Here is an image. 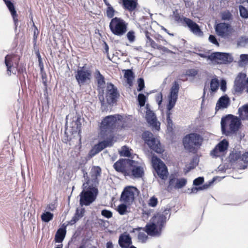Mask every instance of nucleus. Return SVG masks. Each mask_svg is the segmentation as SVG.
I'll return each mask as SVG.
<instances>
[{
  "mask_svg": "<svg viewBox=\"0 0 248 248\" xmlns=\"http://www.w3.org/2000/svg\"><path fill=\"white\" fill-rule=\"evenodd\" d=\"M195 166H189L188 167H186V171H185V173H187L189 172L191 170H192L194 169Z\"/></svg>",
  "mask_w": 248,
  "mask_h": 248,
  "instance_id": "nucleus-64",
  "label": "nucleus"
},
{
  "mask_svg": "<svg viewBox=\"0 0 248 248\" xmlns=\"http://www.w3.org/2000/svg\"><path fill=\"white\" fill-rule=\"evenodd\" d=\"M146 119L147 122L154 127L155 129L159 130L160 123L157 121L155 113L150 108H147Z\"/></svg>",
  "mask_w": 248,
  "mask_h": 248,
  "instance_id": "nucleus-20",
  "label": "nucleus"
},
{
  "mask_svg": "<svg viewBox=\"0 0 248 248\" xmlns=\"http://www.w3.org/2000/svg\"><path fill=\"white\" fill-rule=\"evenodd\" d=\"M241 160L245 163V165L242 166H240L238 168L240 169H245L247 168V166L246 164L248 162V151L242 155Z\"/></svg>",
  "mask_w": 248,
  "mask_h": 248,
  "instance_id": "nucleus-44",
  "label": "nucleus"
},
{
  "mask_svg": "<svg viewBox=\"0 0 248 248\" xmlns=\"http://www.w3.org/2000/svg\"><path fill=\"white\" fill-rule=\"evenodd\" d=\"M203 137L199 133L192 132L185 136L182 143L186 150L189 153H196L202 146Z\"/></svg>",
  "mask_w": 248,
  "mask_h": 248,
  "instance_id": "nucleus-2",
  "label": "nucleus"
},
{
  "mask_svg": "<svg viewBox=\"0 0 248 248\" xmlns=\"http://www.w3.org/2000/svg\"><path fill=\"white\" fill-rule=\"evenodd\" d=\"M120 154L121 155L125 157H130L131 156V153L126 146H123L122 148Z\"/></svg>",
  "mask_w": 248,
  "mask_h": 248,
  "instance_id": "nucleus-46",
  "label": "nucleus"
},
{
  "mask_svg": "<svg viewBox=\"0 0 248 248\" xmlns=\"http://www.w3.org/2000/svg\"><path fill=\"white\" fill-rule=\"evenodd\" d=\"M220 89L221 90L225 92L226 90V82L225 80H222L220 83Z\"/></svg>",
  "mask_w": 248,
  "mask_h": 248,
  "instance_id": "nucleus-56",
  "label": "nucleus"
},
{
  "mask_svg": "<svg viewBox=\"0 0 248 248\" xmlns=\"http://www.w3.org/2000/svg\"><path fill=\"white\" fill-rule=\"evenodd\" d=\"M144 175V167L138 161L132 159L127 176L132 179H138L142 177Z\"/></svg>",
  "mask_w": 248,
  "mask_h": 248,
  "instance_id": "nucleus-15",
  "label": "nucleus"
},
{
  "mask_svg": "<svg viewBox=\"0 0 248 248\" xmlns=\"http://www.w3.org/2000/svg\"><path fill=\"white\" fill-rule=\"evenodd\" d=\"M229 27L228 24L225 23H220L216 26V31L218 35L224 36L226 35Z\"/></svg>",
  "mask_w": 248,
  "mask_h": 248,
  "instance_id": "nucleus-28",
  "label": "nucleus"
},
{
  "mask_svg": "<svg viewBox=\"0 0 248 248\" xmlns=\"http://www.w3.org/2000/svg\"><path fill=\"white\" fill-rule=\"evenodd\" d=\"M150 33L148 31H146L145 32V36L146 38V43L148 44L150 46L154 49H157L159 50H162L164 52H166L168 51V48L165 46H163L161 45H158L150 37L149 35Z\"/></svg>",
  "mask_w": 248,
  "mask_h": 248,
  "instance_id": "nucleus-25",
  "label": "nucleus"
},
{
  "mask_svg": "<svg viewBox=\"0 0 248 248\" xmlns=\"http://www.w3.org/2000/svg\"><path fill=\"white\" fill-rule=\"evenodd\" d=\"M132 159L121 158L113 164V168L119 173L123 174L125 177L127 176L129 168Z\"/></svg>",
  "mask_w": 248,
  "mask_h": 248,
  "instance_id": "nucleus-17",
  "label": "nucleus"
},
{
  "mask_svg": "<svg viewBox=\"0 0 248 248\" xmlns=\"http://www.w3.org/2000/svg\"><path fill=\"white\" fill-rule=\"evenodd\" d=\"M242 155L239 151L232 152L229 155V159L231 162H239L242 161Z\"/></svg>",
  "mask_w": 248,
  "mask_h": 248,
  "instance_id": "nucleus-33",
  "label": "nucleus"
},
{
  "mask_svg": "<svg viewBox=\"0 0 248 248\" xmlns=\"http://www.w3.org/2000/svg\"><path fill=\"white\" fill-rule=\"evenodd\" d=\"M114 136L110 135L108 138L107 140H103L99 142L98 144H95L91 150L90 154L91 156H94L98 154L104 148L108 147L111 146L113 144V140Z\"/></svg>",
  "mask_w": 248,
  "mask_h": 248,
  "instance_id": "nucleus-18",
  "label": "nucleus"
},
{
  "mask_svg": "<svg viewBox=\"0 0 248 248\" xmlns=\"http://www.w3.org/2000/svg\"><path fill=\"white\" fill-rule=\"evenodd\" d=\"M219 87V81L217 78L212 79L210 82V89L212 92H216Z\"/></svg>",
  "mask_w": 248,
  "mask_h": 248,
  "instance_id": "nucleus-40",
  "label": "nucleus"
},
{
  "mask_svg": "<svg viewBox=\"0 0 248 248\" xmlns=\"http://www.w3.org/2000/svg\"><path fill=\"white\" fill-rule=\"evenodd\" d=\"M146 97L143 93H140L138 96L139 105L141 107L145 105Z\"/></svg>",
  "mask_w": 248,
  "mask_h": 248,
  "instance_id": "nucleus-45",
  "label": "nucleus"
},
{
  "mask_svg": "<svg viewBox=\"0 0 248 248\" xmlns=\"http://www.w3.org/2000/svg\"><path fill=\"white\" fill-rule=\"evenodd\" d=\"M107 6L106 9V15L108 18H114L113 16L115 15L116 12L113 7L110 4L106 5Z\"/></svg>",
  "mask_w": 248,
  "mask_h": 248,
  "instance_id": "nucleus-38",
  "label": "nucleus"
},
{
  "mask_svg": "<svg viewBox=\"0 0 248 248\" xmlns=\"http://www.w3.org/2000/svg\"><path fill=\"white\" fill-rule=\"evenodd\" d=\"M232 17V15L229 12H224L222 14V18L223 20H230Z\"/></svg>",
  "mask_w": 248,
  "mask_h": 248,
  "instance_id": "nucleus-54",
  "label": "nucleus"
},
{
  "mask_svg": "<svg viewBox=\"0 0 248 248\" xmlns=\"http://www.w3.org/2000/svg\"><path fill=\"white\" fill-rule=\"evenodd\" d=\"M94 78L96 80L98 87L103 88L105 85V79L98 69L95 70Z\"/></svg>",
  "mask_w": 248,
  "mask_h": 248,
  "instance_id": "nucleus-30",
  "label": "nucleus"
},
{
  "mask_svg": "<svg viewBox=\"0 0 248 248\" xmlns=\"http://www.w3.org/2000/svg\"><path fill=\"white\" fill-rule=\"evenodd\" d=\"M198 74V71L197 70L192 69H189L186 72V75L189 77H195Z\"/></svg>",
  "mask_w": 248,
  "mask_h": 248,
  "instance_id": "nucleus-51",
  "label": "nucleus"
},
{
  "mask_svg": "<svg viewBox=\"0 0 248 248\" xmlns=\"http://www.w3.org/2000/svg\"><path fill=\"white\" fill-rule=\"evenodd\" d=\"M119 95L117 88L111 83H108L105 92V97L103 93H102L98 94V98L101 106L107 107V105H113L116 104Z\"/></svg>",
  "mask_w": 248,
  "mask_h": 248,
  "instance_id": "nucleus-5",
  "label": "nucleus"
},
{
  "mask_svg": "<svg viewBox=\"0 0 248 248\" xmlns=\"http://www.w3.org/2000/svg\"><path fill=\"white\" fill-rule=\"evenodd\" d=\"M178 173L171 174L169 178L168 185L167 190L171 192L174 189H181L186 186L187 180L185 178H178Z\"/></svg>",
  "mask_w": 248,
  "mask_h": 248,
  "instance_id": "nucleus-12",
  "label": "nucleus"
},
{
  "mask_svg": "<svg viewBox=\"0 0 248 248\" xmlns=\"http://www.w3.org/2000/svg\"><path fill=\"white\" fill-rule=\"evenodd\" d=\"M101 215L107 218H111L112 217V212L107 209L102 210Z\"/></svg>",
  "mask_w": 248,
  "mask_h": 248,
  "instance_id": "nucleus-50",
  "label": "nucleus"
},
{
  "mask_svg": "<svg viewBox=\"0 0 248 248\" xmlns=\"http://www.w3.org/2000/svg\"><path fill=\"white\" fill-rule=\"evenodd\" d=\"M148 235L151 236H159L162 232L160 230L156 225L155 223L153 222L151 223H148L146 225L144 228L143 229Z\"/></svg>",
  "mask_w": 248,
  "mask_h": 248,
  "instance_id": "nucleus-22",
  "label": "nucleus"
},
{
  "mask_svg": "<svg viewBox=\"0 0 248 248\" xmlns=\"http://www.w3.org/2000/svg\"><path fill=\"white\" fill-rule=\"evenodd\" d=\"M20 57L15 54H10L5 57L4 63L7 68V74L11 76L12 73L16 75V71L18 75L26 73L25 64H19Z\"/></svg>",
  "mask_w": 248,
  "mask_h": 248,
  "instance_id": "nucleus-1",
  "label": "nucleus"
},
{
  "mask_svg": "<svg viewBox=\"0 0 248 248\" xmlns=\"http://www.w3.org/2000/svg\"><path fill=\"white\" fill-rule=\"evenodd\" d=\"M142 136L145 143L148 145L151 150L158 154L163 152L164 149L160 141L155 138L151 132L145 131L142 133Z\"/></svg>",
  "mask_w": 248,
  "mask_h": 248,
  "instance_id": "nucleus-9",
  "label": "nucleus"
},
{
  "mask_svg": "<svg viewBox=\"0 0 248 248\" xmlns=\"http://www.w3.org/2000/svg\"><path fill=\"white\" fill-rule=\"evenodd\" d=\"M171 108H169V109L170 110ZM171 112L169 110L167 113V127L168 129L170 130L173 129V123L172 121L170 118Z\"/></svg>",
  "mask_w": 248,
  "mask_h": 248,
  "instance_id": "nucleus-42",
  "label": "nucleus"
},
{
  "mask_svg": "<svg viewBox=\"0 0 248 248\" xmlns=\"http://www.w3.org/2000/svg\"><path fill=\"white\" fill-rule=\"evenodd\" d=\"M83 178L85 182V185H89L97 187L99 184V177L101 176L102 173L101 168L99 166H93L92 167L90 172V176L85 169H82Z\"/></svg>",
  "mask_w": 248,
  "mask_h": 248,
  "instance_id": "nucleus-7",
  "label": "nucleus"
},
{
  "mask_svg": "<svg viewBox=\"0 0 248 248\" xmlns=\"http://www.w3.org/2000/svg\"><path fill=\"white\" fill-rule=\"evenodd\" d=\"M156 101L158 103V104L159 105H160L162 102V94L161 93H160L157 96H156Z\"/></svg>",
  "mask_w": 248,
  "mask_h": 248,
  "instance_id": "nucleus-57",
  "label": "nucleus"
},
{
  "mask_svg": "<svg viewBox=\"0 0 248 248\" xmlns=\"http://www.w3.org/2000/svg\"><path fill=\"white\" fill-rule=\"evenodd\" d=\"M75 77L78 84L81 86L90 82L92 79V71L83 66L78 69Z\"/></svg>",
  "mask_w": 248,
  "mask_h": 248,
  "instance_id": "nucleus-14",
  "label": "nucleus"
},
{
  "mask_svg": "<svg viewBox=\"0 0 248 248\" xmlns=\"http://www.w3.org/2000/svg\"><path fill=\"white\" fill-rule=\"evenodd\" d=\"M139 190L133 186H126L121 194L120 201L130 205L134 201L136 195H138Z\"/></svg>",
  "mask_w": 248,
  "mask_h": 248,
  "instance_id": "nucleus-13",
  "label": "nucleus"
},
{
  "mask_svg": "<svg viewBox=\"0 0 248 248\" xmlns=\"http://www.w3.org/2000/svg\"><path fill=\"white\" fill-rule=\"evenodd\" d=\"M174 20L177 22L181 23L184 26H187L190 31L196 35L202 36L203 32L199 26L190 18L181 16L179 14H174Z\"/></svg>",
  "mask_w": 248,
  "mask_h": 248,
  "instance_id": "nucleus-10",
  "label": "nucleus"
},
{
  "mask_svg": "<svg viewBox=\"0 0 248 248\" xmlns=\"http://www.w3.org/2000/svg\"><path fill=\"white\" fill-rule=\"evenodd\" d=\"M138 238L142 243H145L147 240L148 237L144 232H140Z\"/></svg>",
  "mask_w": 248,
  "mask_h": 248,
  "instance_id": "nucleus-47",
  "label": "nucleus"
},
{
  "mask_svg": "<svg viewBox=\"0 0 248 248\" xmlns=\"http://www.w3.org/2000/svg\"><path fill=\"white\" fill-rule=\"evenodd\" d=\"M123 120H119L117 124H119L116 128L117 129L122 130L129 127V125L127 123V120L123 116Z\"/></svg>",
  "mask_w": 248,
  "mask_h": 248,
  "instance_id": "nucleus-39",
  "label": "nucleus"
},
{
  "mask_svg": "<svg viewBox=\"0 0 248 248\" xmlns=\"http://www.w3.org/2000/svg\"><path fill=\"white\" fill-rule=\"evenodd\" d=\"M118 244L121 248H129L132 244V238L126 232L121 234L119 237Z\"/></svg>",
  "mask_w": 248,
  "mask_h": 248,
  "instance_id": "nucleus-21",
  "label": "nucleus"
},
{
  "mask_svg": "<svg viewBox=\"0 0 248 248\" xmlns=\"http://www.w3.org/2000/svg\"><path fill=\"white\" fill-rule=\"evenodd\" d=\"M109 28L113 34L121 36L127 31V24L123 18L115 17L111 19Z\"/></svg>",
  "mask_w": 248,
  "mask_h": 248,
  "instance_id": "nucleus-8",
  "label": "nucleus"
},
{
  "mask_svg": "<svg viewBox=\"0 0 248 248\" xmlns=\"http://www.w3.org/2000/svg\"><path fill=\"white\" fill-rule=\"evenodd\" d=\"M152 166L157 176L161 180H166L169 175L168 170L164 163L156 156L152 158Z\"/></svg>",
  "mask_w": 248,
  "mask_h": 248,
  "instance_id": "nucleus-11",
  "label": "nucleus"
},
{
  "mask_svg": "<svg viewBox=\"0 0 248 248\" xmlns=\"http://www.w3.org/2000/svg\"><path fill=\"white\" fill-rule=\"evenodd\" d=\"M240 59L242 62H247L248 61V55L246 54H241L240 55Z\"/></svg>",
  "mask_w": 248,
  "mask_h": 248,
  "instance_id": "nucleus-61",
  "label": "nucleus"
},
{
  "mask_svg": "<svg viewBox=\"0 0 248 248\" xmlns=\"http://www.w3.org/2000/svg\"><path fill=\"white\" fill-rule=\"evenodd\" d=\"M229 146V143L226 140H223L218 143L211 152V155L218 156L219 153L223 152L227 150Z\"/></svg>",
  "mask_w": 248,
  "mask_h": 248,
  "instance_id": "nucleus-24",
  "label": "nucleus"
},
{
  "mask_svg": "<svg viewBox=\"0 0 248 248\" xmlns=\"http://www.w3.org/2000/svg\"><path fill=\"white\" fill-rule=\"evenodd\" d=\"M214 180H212L211 182H209L208 183H206L202 185V189H207L213 183Z\"/></svg>",
  "mask_w": 248,
  "mask_h": 248,
  "instance_id": "nucleus-62",
  "label": "nucleus"
},
{
  "mask_svg": "<svg viewBox=\"0 0 248 248\" xmlns=\"http://www.w3.org/2000/svg\"><path fill=\"white\" fill-rule=\"evenodd\" d=\"M155 39L158 43L162 42L163 44L166 45L168 44L167 41L160 34H157L154 36Z\"/></svg>",
  "mask_w": 248,
  "mask_h": 248,
  "instance_id": "nucleus-48",
  "label": "nucleus"
},
{
  "mask_svg": "<svg viewBox=\"0 0 248 248\" xmlns=\"http://www.w3.org/2000/svg\"><path fill=\"white\" fill-rule=\"evenodd\" d=\"M204 182V178L202 177H199L195 179L193 181V185L195 186H200L202 185Z\"/></svg>",
  "mask_w": 248,
  "mask_h": 248,
  "instance_id": "nucleus-52",
  "label": "nucleus"
},
{
  "mask_svg": "<svg viewBox=\"0 0 248 248\" xmlns=\"http://www.w3.org/2000/svg\"><path fill=\"white\" fill-rule=\"evenodd\" d=\"M209 40L213 44L219 46V43L214 35H210L209 37Z\"/></svg>",
  "mask_w": 248,
  "mask_h": 248,
  "instance_id": "nucleus-55",
  "label": "nucleus"
},
{
  "mask_svg": "<svg viewBox=\"0 0 248 248\" xmlns=\"http://www.w3.org/2000/svg\"><path fill=\"white\" fill-rule=\"evenodd\" d=\"M84 212L85 210L83 208L80 210L77 209L74 216L69 222V224L72 225L76 223L80 218L83 217Z\"/></svg>",
  "mask_w": 248,
  "mask_h": 248,
  "instance_id": "nucleus-31",
  "label": "nucleus"
},
{
  "mask_svg": "<svg viewBox=\"0 0 248 248\" xmlns=\"http://www.w3.org/2000/svg\"><path fill=\"white\" fill-rule=\"evenodd\" d=\"M127 37L129 41L132 42L135 40L134 32L133 31H130L127 33Z\"/></svg>",
  "mask_w": 248,
  "mask_h": 248,
  "instance_id": "nucleus-53",
  "label": "nucleus"
},
{
  "mask_svg": "<svg viewBox=\"0 0 248 248\" xmlns=\"http://www.w3.org/2000/svg\"><path fill=\"white\" fill-rule=\"evenodd\" d=\"M123 8L129 12L135 10L138 5L137 0H122Z\"/></svg>",
  "mask_w": 248,
  "mask_h": 248,
  "instance_id": "nucleus-27",
  "label": "nucleus"
},
{
  "mask_svg": "<svg viewBox=\"0 0 248 248\" xmlns=\"http://www.w3.org/2000/svg\"><path fill=\"white\" fill-rule=\"evenodd\" d=\"M198 55L202 58H207L211 61H215L217 63H225L228 61L229 56V54L225 53L214 52L210 55H206L205 54L199 53Z\"/></svg>",
  "mask_w": 248,
  "mask_h": 248,
  "instance_id": "nucleus-19",
  "label": "nucleus"
},
{
  "mask_svg": "<svg viewBox=\"0 0 248 248\" xmlns=\"http://www.w3.org/2000/svg\"><path fill=\"white\" fill-rule=\"evenodd\" d=\"M123 116L119 114L109 115L105 117L100 125V133L101 136L105 138L106 136L108 135L113 136V130L116 128V124L119 120H123Z\"/></svg>",
  "mask_w": 248,
  "mask_h": 248,
  "instance_id": "nucleus-3",
  "label": "nucleus"
},
{
  "mask_svg": "<svg viewBox=\"0 0 248 248\" xmlns=\"http://www.w3.org/2000/svg\"><path fill=\"white\" fill-rule=\"evenodd\" d=\"M170 215V209L167 208L165 209L162 213H158L155 215L152 218V220L162 230L165 225L167 219L169 218Z\"/></svg>",
  "mask_w": 248,
  "mask_h": 248,
  "instance_id": "nucleus-16",
  "label": "nucleus"
},
{
  "mask_svg": "<svg viewBox=\"0 0 248 248\" xmlns=\"http://www.w3.org/2000/svg\"><path fill=\"white\" fill-rule=\"evenodd\" d=\"M230 104V99L227 95L222 96L218 100L216 108H226Z\"/></svg>",
  "mask_w": 248,
  "mask_h": 248,
  "instance_id": "nucleus-29",
  "label": "nucleus"
},
{
  "mask_svg": "<svg viewBox=\"0 0 248 248\" xmlns=\"http://www.w3.org/2000/svg\"><path fill=\"white\" fill-rule=\"evenodd\" d=\"M235 85L237 87L239 88L240 90H241L243 88L244 84L242 81L240 82L239 80H237L235 81Z\"/></svg>",
  "mask_w": 248,
  "mask_h": 248,
  "instance_id": "nucleus-58",
  "label": "nucleus"
},
{
  "mask_svg": "<svg viewBox=\"0 0 248 248\" xmlns=\"http://www.w3.org/2000/svg\"><path fill=\"white\" fill-rule=\"evenodd\" d=\"M65 229L60 228L55 234V240L56 242L61 243L64 239L66 234Z\"/></svg>",
  "mask_w": 248,
  "mask_h": 248,
  "instance_id": "nucleus-34",
  "label": "nucleus"
},
{
  "mask_svg": "<svg viewBox=\"0 0 248 248\" xmlns=\"http://www.w3.org/2000/svg\"><path fill=\"white\" fill-rule=\"evenodd\" d=\"M106 248H114L113 245L111 241H109L107 243Z\"/></svg>",
  "mask_w": 248,
  "mask_h": 248,
  "instance_id": "nucleus-63",
  "label": "nucleus"
},
{
  "mask_svg": "<svg viewBox=\"0 0 248 248\" xmlns=\"http://www.w3.org/2000/svg\"><path fill=\"white\" fill-rule=\"evenodd\" d=\"M241 125V119L232 114H228L221 120V130L227 136L236 133Z\"/></svg>",
  "mask_w": 248,
  "mask_h": 248,
  "instance_id": "nucleus-4",
  "label": "nucleus"
},
{
  "mask_svg": "<svg viewBox=\"0 0 248 248\" xmlns=\"http://www.w3.org/2000/svg\"><path fill=\"white\" fill-rule=\"evenodd\" d=\"M179 90V85L177 81H174L171 88L170 95L169 96V104L173 107L177 98Z\"/></svg>",
  "mask_w": 248,
  "mask_h": 248,
  "instance_id": "nucleus-23",
  "label": "nucleus"
},
{
  "mask_svg": "<svg viewBox=\"0 0 248 248\" xmlns=\"http://www.w3.org/2000/svg\"><path fill=\"white\" fill-rule=\"evenodd\" d=\"M240 16L244 18H248V10L242 5L239 6Z\"/></svg>",
  "mask_w": 248,
  "mask_h": 248,
  "instance_id": "nucleus-41",
  "label": "nucleus"
},
{
  "mask_svg": "<svg viewBox=\"0 0 248 248\" xmlns=\"http://www.w3.org/2000/svg\"><path fill=\"white\" fill-rule=\"evenodd\" d=\"M138 88L137 90L138 92L141 91L145 87L144 81L142 78H139L138 79Z\"/></svg>",
  "mask_w": 248,
  "mask_h": 248,
  "instance_id": "nucleus-49",
  "label": "nucleus"
},
{
  "mask_svg": "<svg viewBox=\"0 0 248 248\" xmlns=\"http://www.w3.org/2000/svg\"><path fill=\"white\" fill-rule=\"evenodd\" d=\"M53 217V214L49 212H46L41 215V218L43 221L48 222Z\"/></svg>",
  "mask_w": 248,
  "mask_h": 248,
  "instance_id": "nucleus-37",
  "label": "nucleus"
},
{
  "mask_svg": "<svg viewBox=\"0 0 248 248\" xmlns=\"http://www.w3.org/2000/svg\"><path fill=\"white\" fill-rule=\"evenodd\" d=\"M38 57L39 65V67H40L41 70L42 71L44 69V65H43V63L42 61L41 56H40L39 53H38Z\"/></svg>",
  "mask_w": 248,
  "mask_h": 248,
  "instance_id": "nucleus-59",
  "label": "nucleus"
},
{
  "mask_svg": "<svg viewBox=\"0 0 248 248\" xmlns=\"http://www.w3.org/2000/svg\"><path fill=\"white\" fill-rule=\"evenodd\" d=\"M5 2L6 5L10 11L11 16L13 18V20L15 24H16L18 21V15L15 9L14 4L10 1V0H3Z\"/></svg>",
  "mask_w": 248,
  "mask_h": 248,
  "instance_id": "nucleus-26",
  "label": "nucleus"
},
{
  "mask_svg": "<svg viewBox=\"0 0 248 248\" xmlns=\"http://www.w3.org/2000/svg\"><path fill=\"white\" fill-rule=\"evenodd\" d=\"M127 205H128L125 203H122L118 206L117 211L120 215H124L128 213Z\"/></svg>",
  "mask_w": 248,
  "mask_h": 248,
  "instance_id": "nucleus-36",
  "label": "nucleus"
},
{
  "mask_svg": "<svg viewBox=\"0 0 248 248\" xmlns=\"http://www.w3.org/2000/svg\"><path fill=\"white\" fill-rule=\"evenodd\" d=\"M238 111L240 119L248 120V104L239 108Z\"/></svg>",
  "mask_w": 248,
  "mask_h": 248,
  "instance_id": "nucleus-32",
  "label": "nucleus"
},
{
  "mask_svg": "<svg viewBox=\"0 0 248 248\" xmlns=\"http://www.w3.org/2000/svg\"><path fill=\"white\" fill-rule=\"evenodd\" d=\"M158 202V201L157 198L154 196L149 199L148 202V204L150 207H155L157 206Z\"/></svg>",
  "mask_w": 248,
  "mask_h": 248,
  "instance_id": "nucleus-43",
  "label": "nucleus"
},
{
  "mask_svg": "<svg viewBox=\"0 0 248 248\" xmlns=\"http://www.w3.org/2000/svg\"><path fill=\"white\" fill-rule=\"evenodd\" d=\"M83 190L80 193V204L81 205H89L95 201L98 193L97 187L89 185H82Z\"/></svg>",
  "mask_w": 248,
  "mask_h": 248,
  "instance_id": "nucleus-6",
  "label": "nucleus"
},
{
  "mask_svg": "<svg viewBox=\"0 0 248 248\" xmlns=\"http://www.w3.org/2000/svg\"><path fill=\"white\" fill-rule=\"evenodd\" d=\"M124 77L126 79L127 84L129 86H132L134 78V75L132 70H126L124 73Z\"/></svg>",
  "mask_w": 248,
  "mask_h": 248,
  "instance_id": "nucleus-35",
  "label": "nucleus"
},
{
  "mask_svg": "<svg viewBox=\"0 0 248 248\" xmlns=\"http://www.w3.org/2000/svg\"><path fill=\"white\" fill-rule=\"evenodd\" d=\"M46 208L48 210L53 211L56 209V206L55 204L50 203L47 205Z\"/></svg>",
  "mask_w": 248,
  "mask_h": 248,
  "instance_id": "nucleus-60",
  "label": "nucleus"
}]
</instances>
